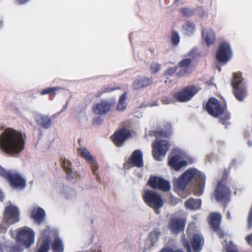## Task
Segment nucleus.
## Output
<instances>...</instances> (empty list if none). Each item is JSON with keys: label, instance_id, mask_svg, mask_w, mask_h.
Wrapping results in <instances>:
<instances>
[{"label": "nucleus", "instance_id": "nucleus-1", "mask_svg": "<svg viewBox=\"0 0 252 252\" xmlns=\"http://www.w3.org/2000/svg\"><path fill=\"white\" fill-rule=\"evenodd\" d=\"M205 181V176L203 173L196 168H189L174 180V186L179 195L186 198L189 194L186 187L194 183L193 192L196 195L200 196L203 193Z\"/></svg>", "mask_w": 252, "mask_h": 252}, {"label": "nucleus", "instance_id": "nucleus-2", "mask_svg": "<svg viewBox=\"0 0 252 252\" xmlns=\"http://www.w3.org/2000/svg\"><path fill=\"white\" fill-rule=\"evenodd\" d=\"M0 147L4 152L12 156L20 154L25 147L22 134L11 128L6 129L0 136Z\"/></svg>", "mask_w": 252, "mask_h": 252}, {"label": "nucleus", "instance_id": "nucleus-3", "mask_svg": "<svg viewBox=\"0 0 252 252\" xmlns=\"http://www.w3.org/2000/svg\"><path fill=\"white\" fill-rule=\"evenodd\" d=\"M205 107L210 115L219 118L223 125L227 126L230 124L229 121L231 116L226 106L220 104L216 98H210L206 104Z\"/></svg>", "mask_w": 252, "mask_h": 252}, {"label": "nucleus", "instance_id": "nucleus-4", "mask_svg": "<svg viewBox=\"0 0 252 252\" xmlns=\"http://www.w3.org/2000/svg\"><path fill=\"white\" fill-rule=\"evenodd\" d=\"M0 176L8 181L12 188L22 189L26 186L25 179L16 171H6L0 165Z\"/></svg>", "mask_w": 252, "mask_h": 252}, {"label": "nucleus", "instance_id": "nucleus-5", "mask_svg": "<svg viewBox=\"0 0 252 252\" xmlns=\"http://www.w3.org/2000/svg\"><path fill=\"white\" fill-rule=\"evenodd\" d=\"M187 156L185 151L179 148H175L168 158V165L174 170L179 171L187 166Z\"/></svg>", "mask_w": 252, "mask_h": 252}, {"label": "nucleus", "instance_id": "nucleus-6", "mask_svg": "<svg viewBox=\"0 0 252 252\" xmlns=\"http://www.w3.org/2000/svg\"><path fill=\"white\" fill-rule=\"evenodd\" d=\"M144 202L153 208L156 214L160 213L159 209L163 206V201L161 195L156 191L150 189H144L142 193Z\"/></svg>", "mask_w": 252, "mask_h": 252}, {"label": "nucleus", "instance_id": "nucleus-7", "mask_svg": "<svg viewBox=\"0 0 252 252\" xmlns=\"http://www.w3.org/2000/svg\"><path fill=\"white\" fill-rule=\"evenodd\" d=\"M35 232L31 228L23 226L16 230L15 239L25 248H29L34 242Z\"/></svg>", "mask_w": 252, "mask_h": 252}, {"label": "nucleus", "instance_id": "nucleus-8", "mask_svg": "<svg viewBox=\"0 0 252 252\" xmlns=\"http://www.w3.org/2000/svg\"><path fill=\"white\" fill-rule=\"evenodd\" d=\"M234 94L236 98L240 101H243L248 95L247 86L240 72L234 73L231 82Z\"/></svg>", "mask_w": 252, "mask_h": 252}, {"label": "nucleus", "instance_id": "nucleus-9", "mask_svg": "<svg viewBox=\"0 0 252 252\" xmlns=\"http://www.w3.org/2000/svg\"><path fill=\"white\" fill-rule=\"evenodd\" d=\"M3 225L2 227H8V225L12 224L20 221V210L18 207L13 204L7 205L3 213Z\"/></svg>", "mask_w": 252, "mask_h": 252}, {"label": "nucleus", "instance_id": "nucleus-10", "mask_svg": "<svg viewBox=\"0 0 252 252\" xmlns=\"http://www.w3.org/2000/svg\"><path fill=\"white\" fill-rule=\"evenodd\" d=\"M152 147L153 156L154 159L157 161H161L165 157L170 147V144L166 140L157 139L153 143Z\"/></svg>", "mask_w": 252, "mask_h": 252}, {"label": "nucleus", "instance_id": "nucleus-11", "mask_svg": "<svg viewBox=\"0 0 252 252\" xmlns=\"http://www.w3.org/2000/svg\"><path fill=\"white\" fill-rule=\"evenodd\" d=\"M184 246L188 252H200L204 245V238L200 233L194 234L190 240V245L184 238L182 239Z\"/></svg>", "mask_w": 252, "mask_h": 252}, {"label": "nucleus", "instance_id": "nucleus-12", "mask_svg": "<svg viewBox=\"0 0 252 252\" xmlns=\"http://www.w3.org/2000/svg\"><path fill=\"white\" fill-rule=\"evenodd\" d=\"M200 90L199 87L189 86L175 93L174 96L180 102H187L191 99L193 96Z\"/></svg>", "mask_w": 252, "mask_h": 252}, {"label": "nucleus", "instance_id": "nucleus-13", "mask_svg": "<svg viewBox=\"0 0 252 252\" xmlns=\"http://www.w3.org/2000/svg\"><path fill=\"white\" fill-rule=\"evenodd\" d=\"M232 56V52L230 45L225 42L220 44L216 53L217 60L220 62L226 63Z\"/></svg>", "mask_w": 252, "mask_h": 252}, {"label": "nucleus", "instance_id": "nucleus-14", "mask_svg": "<svg viewBox=\"0 0 252 252\" xmlns=\"http://www.w3.org/2000/svg\"><path fill=\"white\" fill-rule=\"evenodd\" d=\"M54 232L49 227H47L41 232L39 240L40 245L38 252H47L49 249L50 238L53 236Z\"/></svg>", "mask_w": 252, "mask_h": 252}, {"label": "nucleus", "instance_id": "nucleus-15", "mask_svg": "<svg viewBox=\"0 0 252 252\" xmlns=\"http://www.w3.org/2000/svg\"><path fill=\"white\" fill-rule=\"evenodd\" d=\"M149 185L153 189H157L162 191H167L170 189V185L167 181L157 176L150 177Z\"/></svg>", "mask_w": 252, "mask_h": 252}, {"label": "nucleus", "instance_id": "nucleus-16", "mask_svg": "<svg viewBox=\"0 0 252 252\" xmlns=\"http://www.w3.org/2000/svg\"><path fill=\"white\" fill-rule=\"evenodd\" d=\"M46 212L44 209L36 205H33L30 210V218L37 224L43 222L46 218Z\"/></svg>", "mask_w": 252, "mask_h": 252}, {"label": "nucleus", "instance_id": "nucleus-17", "mask_svg": "<svg viewBox=\"0 0 252 252\" xmlns=\"http://www.w3.org/2000/svg\"><path fill=\"white\" fill-rule=\"evenodd\" d=\"M130 135L131 133L128 130L122 128L112 135L111 139L117 146L121 147Z\"/></svg>", "mask_w": 252, "mask_h": 252}, {"label": "nucleus", "instance_id": "nucleus-18", "mask_svg": "<svg viewBox=\"0 0 252 252\" xmlns=\"http://www.w3.org/2000/svg\"><path fill=\"white\" fill-rule=\"evenodd\" d=\"M186 220L184 218L173 216L168 224L169 228L175 234H178L185 228Z\"/></svg>", "mask_w": 252, "mask_h": 252}, {"label": "nucleus", "instance_id": "nucleus-19", "mask_svg": "<svg viewBox=\"0 0 252 252\" xmlns=\"http://www.w3.org/2000/svg\"><path fill=\"white\" fill-rule=\"evenodd\" d=\"M230 194V190L221 182H218L214 194L215 199L218 201L226 199Z\"/></svg>", "mask_w": 252, "mask_h": 252}, {"label": "nucleus", "instance_id": "nucleus-20", "mask_svg": "<svg viewBox=\"0 0 252 252\" xmlns=\"http://www.w3.org/2000/svg\"><path fill=\"white\" fill-rule=\"evenodd\" d=\"M221 217L220 214L213 213L209 217V222L213 229L217 232L220 237H222L223 234L219 230V226L220 222Z\"/></svg>", "mask_w": 252, "mask_h": 252}, {"label": "nucleus", "instance_id": "nucleus-21", "mask_svg": "<svg viewBox=\"0 0 252 252\" xmlns=\"http://www.w3.org/2000/svg\"><path fill=\"white\" fill-rule=\"evenodd\" d=\"M54 189L55 191L67 199L73 198L76 195V192L74 189L68 188L62 184L56 187Z\"/></svg>", "mask_w": 252, "mask_h": 252}, {"label": "nucleus", "instance_id": "nucleus-22", "mask_svg": "<svg viewBox=\"0 0 252 252\" xmlns=\"http://www.w3.org/2000/svg\"><path fill=\"white\" fill-rule=\"evenodd\" d=\"M202 38L207 46L213 45L216 39L214 31L210 28L204 29L202 32Z\"/></svg>", "mask_w": 252, "mask_h": 252}, {"label": "nucleus", "instance_id": "nucleus-23", "mask_svg": "<svg viewBox=\"0 0 252 252\" xmlns=\"http://www.w3.org/2000/svg\"><path fill=\"white\" fill-rule=\"evenodd\" d=\"M191 60L190 58H186L182 60L179 63L178 65L182 68L177 73L179 76L185 75L192 71V67L190 65Z\"/></svg>", "mask_w": 252, "mask_h": 252}, {"label": "nucleus", "instance_id": "nucleus-24", "mask_svg": "<svg viewBox=\"0 0 252 252\" xmlns=\"http://www.w3.org/2000/svg\"><path fill=\"white\" fill-rule=\"evenodd\" d=\"M128 162L133 166L141 167L143 166L142 153L140 150L134 151L128 159Z\"/></svg>", "mask_w": 252, "mask_h": 252}, {"label": "nucleus", "instance_id": "nucleus-25", "mask_svg": "<svg viewBox=\"0 0 252 252\" xmlns=\"http://www.w3.org/2000/svg\"><path fill=\"white\" fill-rule=\"evenodd\" d=\"M110 108V105L106 101L102 100L93 106L94 112L97 115H103Z\"/></svg>", "mask_w": 252, "mask_h": 252}, {"label": "nucleus", "instance_id": "nucleus-26", "mask_svg": "<svg viewBox=\"0 0 252 252\" xmlns=\"http://www.w3.org/2000/svg\"><path fill=\"white\" fill-rule=\"evenodd\" d=\"M62 164L67 173V177L69 180H72L77 177V174L73 171L71 168V163L69 160L66 158H62Z\"/></svg>", "mask_w": 252, "mask_h": 252}, {"label": "nucleus", "instance_id": "nucleus-27", "mask_svg": "<svg viewBox=\"0 0 252 252\" xmlns=\"http://www.w3.org/2000/svg\"><path fill=\"white\" fill-rule=\"evenodd\" d=\"M152 83V80L150 78H138L133 81L132 88L134 90L140 89L150 85Z\"/></svg>", "mask_w": 252, "mask_h": 252}, {"label": "nucleus", "instance_id": "nucleus-28", "mask_svg": "<svg viewBox=\"0 0 252 252\" xmlns=\"http://www.w3.org/2000/svg\"><path fill=\"white\" fill-rule=\"evenodd\" d=\"M36 121L39 125L45 128L50 127L52 125L51 118L47 115H37L36 116Z\"/></svg>", "mask_w": 252, "mask_h": 252}, {"label": "nucleus", "instance_id": "nucleus-29", "mask_svg": "<svg viewBox=\"0 0 252 252\" xmlns=\"http://www.w3.org/2000/svg\"><path fill=\"white\" fill-rule=\"evenodd\" d=\"M201 205V201L199 199L189 198L185 203L186 207L191 210L199 209Z\"/></svg>", "mask_w": 252, "mask_h": 252}, {"label": "nucleus", "instance_id": "nucleus-30", "mask_svg": "<svg viewBox=\"0 0 252 252\" xmlns=\"http://www.w3.org/2000/svg\"><path fill=\"white\" fill-rule=\"evenodd\" d=\"M52 248L54 252H63L64 245L63 241L59 237H56L52 245Z\"/></svg>", "mask_w": 252, "mask_h": 252}, {"label": "nucleus", "instance_id": "nucleus-31", "mask_svg": "<svg viewBox=\"0 0 252 252\" xmlns=\"http://www.w3.org/2000/svg\"><path fill=\"white\" fill-rule=\"evenodd\" d=\"M182 30L185 34L192 35L195 31V25L191 22L188 21L183 26Z\"/></svg>", "mask_w": 252, "mask_h": 252}, {"label": "nucleus", "instance_id": "nucleus-32", "mask_svg": "<svg viewBox=\"0 0 252 252\" xmlns=\"http://www.w3.org/2000/svg\"><path fill=\"white\" fill-rule=\"evenodd\" d=\"M79 153L86 160L88 163H94V159L87 149L84 148H79Z\"/></svg>", "mask_w": 252, "mask_h": 252}, {"label": "nucleus", "instance_id": "nucleus-33", "mask_svg": "<svg viewBox=\"0 0 252 252\" xmlns=\"http://www.w3.org/2000/svg\"><path fill=\"white\" fill-rule=\"evenodd\" d=\"M126 93H125L122 94L119 100L118 104L117 105V109L120 111L125 110L127 106L126 100Z\"/></svg>", "mask_w": 252, "mask_h": 252}, {"label": "nucleus", "instance_id": "nucleus-34", "mask_svg": "<svg viewBox=\"0 0 252 252\" xmlns=\"http://www.w3.org/2000/svg\"><path fill=\"white\" fill-rule=\"evenodd\" d=\"M161 234V232L159 229H155L149 235V239L151 240L153 244L158 241L159 236Z\"/></svg>", "mask_w": 252, "mask_h": 252}, {"label": "nucleus", "instance_id": "nucleus-35", "mask_svg": "<svg viewBox=\"0 0 252 252\" xmlns=\"http://www.w3.org/2000/svg\"><path fill=\"white\" fill-rule=\"evenodd\" d=\"M24 246L19 243L11 245L8 248V252H22L24 250Z\"/></svg>", "mask_w": 252, "mask_h": 252}, {"label": "nucleus", "instance_id": "nucleus-36", "mask_svg": "<svg viewBox=\"0 0 252 252\" xmlns=\"http://www.w3.org/2000/svg\"><path fill=\"white\" fill-rule=\"evenodd\" d=\"M61 88L60 87H49L46 88L42 90L40 92L41 95H45L47 94H55L56 92L60 90Z\"/></svg>", "mask_w": 252, "mask_h": 252}, {"label": "nucleus", "instance_id": "nucleus-37", "mask_svg": "<svg viewBox=\"0 0 252 252\" xmlns=\"http://www.w3.org/2000/svg\"><path fill=\"white\" fill-rule=\"evenodd\" d=\"M172 132V127L171 125H169L167 126L166 130H162L160 132L161 136L163 137L169 136Z\"/></svg>", "mask_w": 252, "mask_h": 252}, {"label": "nucleus", "instance_id": "nucleus-38", "mask_svg": "<svg viewBox=\"0 0 252 252\" xmlns=\"http://www.w3.org/2000/svg\"><path fill=\"white\" fill-rule=\"evenodd\" d=\"M160 252H183L181 250L177 249L175 247H165L162 249Z\"/></svg>", "mask_w": 252, "mask_h": 252}, {"label": "nucleus", "instance_id": "nucleus-39", "mask_svg": "<svg viewBox=\"0 0 252 252\" xmlns=\"http://www.w3.org/2000/svg\"><path fill=\"white\" fill-rule=\"evenodd\" d=\"M172 43L175 45L178 44L180 41V37L177 32H173L171 37Z\"/></svg>", "mask_w": 252, "mask_h": 252}, {"label": "nucleus", "instance_id": "nucleus-40", "mask_svg": "<svg viewBox=\"0 0 252 252\" xmlns=\"http://www.w3.org/2000/svg\"><path fill=\"white\" fill-rule=\"evenodd\" d=\"M151 71L153 73H157L160 69V66L157 63H152L151 65Z\"/></svg>", "mask_w": 252, "mask_h": 252}, {"label": "nucleus", "instance_id": "nucleus-41", "mask_svg": "<svg viewBox=\"0 0 252 252\" xmlns=\"http://www.w3.org/2000/svg\"><path fill=\"white\" fill-rule=\"evenodd\" d=\"M91 165V169L94 173V175H97V170L98 169V165L97 163L95 161V159H94V163H89Z\"/></svg>", "mask_w": 252, "mask_h": 252}, {"label": "nucleus", "instance_id": "nucleus-42", "mask_svg": "<svg viewBox=\"0 0 252 252\" xmlns=\"http://www.w3.org/2000/svg\"><path fill=\"white\" fill-rule=\"evenodd\" d=\"M161 101L162 102V103L164 104H169L173 103V102H174L173 99L168 98L166 96L162 97L161 98Z\"/></svg>", "mask_w": 252, "mask_h": 252}, {"label": "nucleus", "instance_id": "nucleus-43", "mask_svg": "<svg viewBox=\"0 0 252 252\" xmlns=\"http://www.w3.org/2000/svg\"><path fill=\"white\" fill-rule=\"evenodd\" d=\"M176 67H172L168 68L165 72L166 75H171L173 74L176 71Z\"/></svg>", "mask_w": 252, "mask_h": 252}, {"label": "nucleus", "instance_id": "nucleus-44", "mask_svg": "<svg viewBox=\"0 0 252 252\" xmlns=\"http://www.w3.org/2000/svg\"><path fill=\"white\" fill-rule=\"evenodd\" d=\"M182 12L184 15L189 16L192 15L193 12L191 9L188 8H185L181 9Z\"/></svg>", "mask_w": 252, "mask_h": 252}, {"label": "nucleus", "instance_id": "nucleus-45", "mask_svg": "<svg viewBox=\"0 0 252 252\" xmlns=\"http://www.w3.org/2000/svg\"><path fill=\"white\" fill-rule=\"evenodd\" d=\"M194 227V224H190L189 225V228L187 230V232H188V234H190L192 232V231H193Z\"/></svg>", "mask_w": 252, "mask_h": 252}, {"label": "nucleus", "instance_id": "nucleus-46", "mask_svg": "<svg viewBox=\"0 0 252 252\" xmlns=\"http://www.w3.org/2000/svg\"><path fill=\"white\" fill-rule=\"evenodd\" d=\"M246 240L249 244L252 245V234L247 236Z\"/></svg>", "mask_w": 252, "mask_h": 252}, {"label": "nucleus", "instance_id": "nucleus-47", "mask_svg": "<svg viewBox=\"0 0 252 252\" xmlns=\"http://www.w3.org/2000/svg\"><path fill=\"white\" fill-rule=\"evenodd\" d=\"M158 103L157 101H154L152 103H149L147 105L148 106H150V107H153V106H158Z\"/></svg>", "mask_w": 252, "mask_h": 252}, {"label": "nucleus", "instance_id": "nucleus-48", "mask_svg": "<svg viewBox=\"0 0 252 252\" xmlns=\"http://www.w3.org/2000/svg\"><path fill=\"white\" fill-rule=\"evenodd\" d=\"M66 105L65 106H64V107L63 109H62L60 112H58V113H57L56 114H54V115H52V117H58V116H59L60 115V114H61V113L63 111H64V110L65 109V108H66Z\"/></svg>", "mask_w": 252, "mask_h": 252}, {"label": "nucleus", "instance_id": "nucleus-49", "mask_svg": "<svg viewBox=\"0 0 252 252\" xmlns=\"http://www.w3.org/2000/svg\"><path fill=\"white\" fill-rule=\"evenodd\" d=\"M6 230V227H2L0 225V233H4Z\"/></svg>", "mask_w": 252, "mask_h": 252}, {"label": "nucleus", "instance_id": "nucleus-50", "mask_svg": "<svg viewBox=\"0 0 252 252\" xmlns=\"http://www.w3.org/2000/svg\"><path fill=\"white\" fill-rule=\"evenodd\" d=\"M4 198V195L3 193L0 190V201H2Z\"/></svg>", "mask_w": 252, "mask_h": 252}, {"label": "nucleus", "instance_id": "nucleus-51", "mask_svg": "<svg viewBox=\"0 0 252 252\" xmlns=\"http://www.w3.org/2000/svg\"><path fill=\"white\" fill-rule=\"evenodd\" d=\"M226 218L228 220H231V214H230V213L229 212H227V213Z\"/></svg>", "mask_w": 252, "mask_h": 252}, {"label": "nucleus", "instance_id": "nucleus-52", "mask_svg": "<svg viewBox=\"0 0 252 252\" xmlns=\"http://www.w3.org/2000/svg\"><path fill=\"white\" fill-rule=\"evenodd\" d=\"M11 109H13V110L17 111L18 109L16 107H13V106L11 105Z\"/></svg>", "mask_w": 252, "mask_h": 252}, {"label": "nucleus", "instance_id": "nucleus-53", "mask_svg": "<svg viewBox=\"0 0 252 252\" xmlns=\"http://www.w3.org/2000/svg\"><path fill=\"white\" fill-rule=\"evenodd\" d=\"M193 52H194V51L191 50L189 53L188 56H191L193 54Z\"/></svg>", "mask_w": 252, "mask_h": 252}, {"label": "nucleus", "instance_id": "nucleus-54", "mask_svg": "<svg viewBox=\"0 0 252 252\" xmlns=\"http://www.w3.org/2000/svg\"><path fill=\"white\" fill-rule=\"evenodd\" d=\"M14 231H12V230H10V234H11V236L13 237L14 235Z\"/></svg>", "mask_w": 252, "mask_h": 252}, {"label": "nucleus", "instance_id": "nucleus-55", "mask_svg": "<svg viewBox=\"0 0 252 252\" xmlns=\"http://www.w3.org/2000/svg\"><path fill=\"white\" fill-rule=\"evenodd\" d=\"M2 25H3L2 21L0 20V29H1L2 28Z\"/></svg>", "mask_w": 252, "mask_h": 252}, {"label": "nucleus", "instance_id": "nucleus-56", "mask_svg": "<svg viewBox=\"0 0 252 252\" xmlns=\"http://www.w3.org/2000/svg\"><path fill=\"white\" fill-rule=\"evenodd\" d=\"M248 144L249 146H251L252 145V142L249 141H248Z\"/></svg>", "mask_w": 252, "mask_h": 252}]
</instances>
